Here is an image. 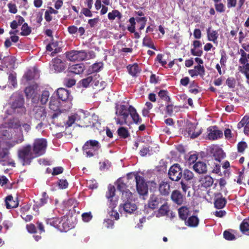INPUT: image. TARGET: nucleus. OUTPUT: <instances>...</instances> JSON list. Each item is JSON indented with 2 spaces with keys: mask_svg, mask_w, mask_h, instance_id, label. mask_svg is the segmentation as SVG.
I'll use <instances>...</instances> for the list:
<instances>
[{
  "mask_svg": "<svg viewBox=\"0 0 249 249\" xmlns=\"http://www.w3.org/2000/svg\"><path fill=\"white\" fill-rule=\"evenodd\" d=\"M32 149L31 145L28 144L18 150V158L22 165H30L32 160L36 158Z\"/></svg>",
  "mask_w": 249,
  "mask_h": 249,
  "instance_id": "1",
  "label": "nucleus"
},
{
  "mask_svg": "<svg viewBox=\"0 0 249 249\" xmlns=\"http://www.w3.org/2000/svg\"><path fill=\"white\" fill-rule=\"evenodd\" d=\"M101 145L99 141L90 139L87 141L82 146V150L87 157L90 158L97 155Z\"/></svg>",
  "mask_w": 249,
  "mask_h": 249,
  "instance_id": "2",
  "label": "nucleus"
},
{
  "mask_svg": "<svg viewBox=\"0 0 249 249\" xmlns=\"http://www.w3.org/2000/svg\"><path fill=\"white\" fill-rule=\"evenodd\" d=\"M12 102L11 104V107L14 112L17 109H20L21 112L25 113L26 108L24 106V98L20 92H14L11 97Z\"/></svg>",
  "mask_w": 249,
  "mask_h": 249,
  "instance_id": "3",
  "label": "nucleus"
},
{
  "mask_svg": "<svg viewBox=\"0 0 249 249\" xmlns=\"http://www.w3.org/2000/svg\"><path fill=\"white\" fill-rule=\"evenodd\" d=\"M196 124L191 122H187L185 128L182 130V134L184 136L192 139L197 138L203 131V129H197Z\"/></svg>",
  "mask_w": 249,
  "mask_h": 249,
  "instance_id": "4",
  "label": "nucleus"
},
{
  "mask_svg": "<svg viewBox=\"0 0 249 249\" xmlns=\"http://www.w3.org/2000/svg\"><path fill=\"white\" fill-rule=\"evenodd\" d=\"M116 112L115 114L119 116L122 117V120L119 118H115L116 123L120 125L127 124V119L130 115L129 107L127 108L126 106L122 105L120 107L117 105L115 107Z\"/></svg>",
  "mask_w": 249,
  "mask_h": 249,
  "instance_id": "5",
  "label": "nucleus"
},
{
  "mask_svg": "<svg viewBox=\"0 0 249 249\" xmlns=\"http://www.w3.org/2000/svg\"><path fill=\"white\" fill-rule=\"evenodd\" d=\"M47 146V141L44 139L36 140L32 147L33 152L36 158L40 157L45 153Z\"/></svg>",
  "mask_w": 249,
  "mask_h": 249,
  "instance_id": "6",
  "label": "nucleus"
},
{
  "mask_svg": "<svg viewBox=\"0 0 249 249\" xmlns=\"http://www.w3.org/2000/svg\"><path fill=\"white\" fill-rule=\"evenodd\" d=\"M195 60L198 63V65L195 66L194 69L189 70L188 73L192 77L199 75L203 79L205 75V68L203 65H201L203 64V61L199 57H196Z\"/></svg>",
  "mask_w": 249,
  "mask_h": 249,
  "instance_id": "7",
  "label": "nucleus"
},
{
  "mask_svg": "<svg viewBox=\"0 0 249 249\" xmlns=\"http://www.w3.org/2000/svg\"><path fill=\"white\" fill-rule=\"evenodd\" d=\"M182 168L178 163H175L172 165L168 173L170 179L174 181H178L182 177Z\"/></svg>",
  "mask_w": 249,
  "mask_h": 249,
  "instance_id": "8",
  "label": "nucleus"
},
{
  "mask_svg": "<svg viewBox=\"0 0 249 249\" xmlns=\"http://www.w3.org/2000/svg\"><path fill=\"white\" fill-rule=\"evenodd\" d=\"M135 176L136 189L138 193L141 196L147 195L148 190V185L144 178L138 174H136Z\"/></svg>",
  "mask_w": 249,
  "mask_h": 249,
  "instance_id": "9",
  "label": "nucleus"
},
{
  "mask_svg": "<svg viewBox=\"0 0 249 249\" xmlns=\"http://www.w3.org/2000/svg\"><path fill=\"white\" fill-rule=\"evenodd\" d=\"M52 225L60 231H69L71 228V225L68 223V218L65 216L53 218Z\"/></svg>",
  "mask_w": 249,
  "mask_h": 249,
  "instance_id": "10",
  "label": "nucleus"
},
{
  "mask_svg": "<svg viewBox=\"0 0 249 249\" xmlns=\"http://www.w3.org/2000/svg\"><path fill=\"white\" fill-rule=\"evenodd\" d=\"M66 57L69 60L71 61H81L85 60L87 57V54L84 51H76L71 50L67 52L66 53Z\"/></svg>",
  "mask_w": 249,
  "mask_h": 249,
  "instance_id": "11",
  "label": "nucleus"
},
{
  "mask_svg": "<svg viewBox=\"0 0 249 249\" xmlns=\"http://www.w3.org/2000/svg\"><path fill=\"white\" fill-rule=\"evenodd\" d=\"M164 200V199L160 196L152 194L150 196L148 200L147 206L152 210L157 209L160 204L163 203Z\"/></svg>",
  "mask_w": 249,
  "mask_h": 249,
  "instance_id": "12",
  "label": "nucleus"
},
{
  "mask_svg": "<svg viewBox=\"0 0 249 249\" xmlns=\"http://www.w3.org/2000/svg\"><path fill=\"white\" fill-rule=\"evenodd\" d=\"M207 138L210 140H215L223 137V133L218 130L216 126H211L207 128Z\"/></svg>",
  "mask_w": 249,
  "mask_h": 249,
  "instance_id": "13",
  "label": "nucleus"
},
{
  "mask_svg": "<svg viewBox=\"0 0 249 249\" xmlns=\"http://www.w3.org/2000/svg\"><path fill=\"white\" fill-rule=\"evenodd\" d=\"M33 112L34 118L37 120L43 121L46 117L47 112L44 107L35 106L33 109Z\"/></svg>",
  "mask_w": 249,
  "mask_h": 249,
  "instance_id": "14",
  "label": "nucleus"
},
{
  "mask_svg": "<svg viewBox=\"0 0 249 249\" xmlns=\"http://www.w3.org/2000/svg\"><path fill=\"white\" fill-rule=\"evenodd\" d=\"M171 199L175 204L181 205L183 204L185 197L179 191L175 190L171 193Z\"/></svg>",
  "mask_w": 249,
  "mask_h": 249,
  "instance_id": "15",
  "label": "nucleus"
},
{
  "mask_svg": "<svg viewBox=\"0 0 249 249\" xmlns=\"http://www.w3.org/2000/svg\"><path fill=\"white\" fill-rule=\"evenodd\" d=\"M115 188L111 185L109 184L107 187V191L106 192V196L109 201H110V205L111 207L114 208L117 205V201L116 200L113 201V197L115 194Z\"/></svg>",
  "mask_w": 249,
  "mask_h": 249,
  "instance_id": "16",
  "label": "nucleus"
},
{
  "mask_svg": "<svg viewBox=\"0 0 249 249\" xmlns=\"http://www.w3.org/2000/svg\"><path fill=\"white\" fill-rule=\"evenodd\" d=\"M52 69L54 70L55 72H60L64 71L66 69V66L62 61L57 58H55L52 60Z\"/></svg>",
  "mask_w": 249,
  "mask_h": 249,
  "instance_id": "17",
  "label": "nucleus"
},
{
  "mask_svg": "<svg viewBox=\"0 0 249 249\" xmlns=\"http://www.w3.org/2000/svg\"><path fill=\"white\" fill-rule=\"evenodd\" d=\"M57 95L59 99L63 101H70L72 100L69 91L64 88H59L57 90Z\"/></svg>",
  "mask_w": 249,
  "mask_h": 249,
  "instance_id": "18",
  "label": "nucleus"
},
{
  "mask_svg": "<svg viewBox=\"0 0 249 249\" xmlns=\"http://www.w3.org/2000/svg\"><path fill=\"white\" fill-rule=\"evenodd\" d=\"M226 203V198L223 197L221 193H217L215 195L214 205L216 208L218 209H222L225 206Z\"/></svg>",
  "mask_w": 249,
  "mask_h": 249,
  "instance_id": "19",
  "label": "nucleus"
},
{
  "mask_svg": "<svg viewBox=\"0 0 249 249\" xmlns=\"http://www.w3.org/2000/svg\"><path fill=\"white\" fill-rule=\"evenodd\" d=\"M137 209V207L136 205L134 203H131L130 201L125 202L124 204L120 205V212L123 210L125 212L128 213H133Z\"/></svg>",
  "mask_w": 249,
  "mask_h": 249,
  "instance_id": "20",
  "label": "nucleus"
},
{
  "mask_svg": "<svg viewBox=\"0 0 249 249\" xmlns=\"http://www.w3.org/2000/svg\"><path fill=\"white\" fill-rule=\"evenodd\" d=\"M85 69V67L83 63L77 64L69 67L68 72L75 74H79L83 73Z\"/></svg>",
  "mask_w": 249,
  "mask_h": 249,
  "instance_id": "21",
  "label": "nucleus"
},
{
  "mask_svg": "<svg viewBox=\"0 0 249 249\" xmlns=\"http://www.w3.org/2000/svg\"><path fill=\"white\" fill-rule=\"evenodd\" d=\"M159 190L161 195L168 196L170 192V185L169 182L167 181H161L159 184Z\"/></svg>",
  "mask_w": 249,
  "mask_h": 249,
  "instance_id": "22",
  "label": "nucleus"
},
{
  "mask_svg": "<svg viewBox=\"0 0 249 249\" xmlns=\"http://www.w3.org/2000/svg\"><path fill=\"white\" fill-rule=\"evenodd\" d=\"M194 171L199 174H205L207 171L206 164L202 161L196 162L193 165Z\"/></svg>",
  "mask_w": 249,
  "mask_h": 249,
  "instance_id": "23",
  "label": "nucleus"
},
{
  "mask_svg": "<svg viewBox=\"0 0 249 249\" xmlns=\"http://www.w3.org/2000/svg\"><path fill=\"white\" fill-rule=\"evenodd\" d=\"M48 196L45 192L42 194L41 197L36 202V204L33 206V210L37 211L38 208L43 206L47 203L48 199Z\"/></svg>",
  "mask_w": 249,
  "mask_h": 249,
  "instance_id": "24",
  "label": "nucleus"
},
{
  "mask_svg": "<svg viewBox=\"0 0 249 249\" xmlns=\"http://www.w3.org/2000/svg\"><path fill=\"white\" fill-rule=\"evenodd\" d=\"M207 34L208 40L213 42L214 43H217V39L218 38V33L216 30L212 29V27H209L207 29Z\"/></svg>",
  "mask_w": 249,
  "mask_h": 249,
  "instance_id": "25",
  "label": "nucleus"
},
{
  "mask_svg": "<svg viewBox=\"0 0 249 249\" xmlns=\"http://www.w3.org/2000/svg\"><path fill=\"white\" fill-rule=\"evenodd\" d=\"M6 207L8 209L15 208L18 206V198L16 200L13 199L12 196H8L5 200Z\"/></svg>",
  "mask_w": 249,
  "mask_h": 249,
  "instance_id": "26",
  "label": "nucleus"
},
{
  "mask_svg": "<svg viewBox=\"0 0 249 249\" xmlns=\"http://www.w3.org/2000/svg\"><path fill=\"white\" fill-rule=\"evenodd\" d=\"M130 115L131 116L133 122L136 124H140L142 120L139 114L137 112L136 109L132 106H129Z\"/></svg>",
  "mask_w": 249,
  "mask_h": 249,
  "instance_id": "27",
  "label": "nucleus"
},
{
  "mask_svg": "<svg viewBox=\"0 0 249 249\" xmlns=\"http://www.w3.org/2000/svg\"><path fill=\"white\" fill-rule=\"evenodd\" d=\"M199 182L202 186L207 188L213 185V179L210 176L207 175L201 177Z\"/></svg>",
  "mask_w": 249,
  "mask_h": 249,
  "instance_id": "28",
  "label": "nucleus"
},
{
  "mask_svg": "<svg viewBox=\"0 0 249 249\" xmlns=\"http://www.w3.org/2000/svg\"><path fill=\"white\" fill-rule=\"evenodd\" d=\"M189 210L187 206H182L178 209L179 217L183 221H186L189 215Z\"/></svg>",
  "mask_w": 249,
  "mask_h": 249,
  "instance_id": "29",
  "label": "nucleus"
},
{
  "mask_svg": "<svg viewBox=\"0 0 249 249\" xmlns=\"http://www.w3.org/2000/svg\"><path fill=\"white\" fill-rule=\"evenodd\" d=\"M213 156L215 160L218 162H220L221 160L226 156L225 153L221 148L217 147L215 148H213Z\"/></svg>",
  "mask_w": 249,
  "mask_h": 249,
  "instance_id": "30",
  "label": "nucleus"
},
{
  "mask_svg": "<svg viewBox=\"0 0 249 249\" xmlns=\"http://www.w3.org/2000/svg\"><path fill=\"white\" fill-rule=\"evenodd\" d=\"M4 125L6 128L13 129L14 131L15 129H17L21 126L19 121L14 119L9 120Z\"/></svg>",
  "mask_w": 249,
  "mask_h": 249,
  "instance_id": "31",
  "label": "nucleus"
},
{
  "mask_svg": "<svg viewBox=\"0 0 249 249\" xmlns=\"http://www.w3.org/2000/svg\"><path fill=\"white\" fill-rule=\"evenodd\" d=\"M199 220L198 218L195 215H192L187 218L185 221V225L190 227H196L199 224Z\"/></svg>",
  "mask_w": 249,
  "mask_h": 249,
  "instance_id": "32",
  "label": "nucleus"
},
{
  "mask_svg": "<svg viewBox=\"0 0 249 249\" xmlns=\"http://www.w3.org/2000/svg\"><path fill=\"white\" fill-rule=\"evenodd\" d=\"M142 45L151 48L154 50H157L152 38L148 36H145L142 39Z\"/></svg>",
  "mask_w": 249,
  "mask_h": 249,
  "instance_id": "33",
  "label": "nucleus"
},
{
  "mask_svg": "<svg viewBox=\"0 0 249 249\" xmlns=\"http://www.w3.org/2000/svg\"><path fill=\"white\" fill-rule=\"evenodd\" d=\"M60 103L59 100L55 97H51L49 104V108L53 111H58L60 110Z\"/></svg>",
  "mask_w": 249,
  "mask_h": 249,
  "instance_id": "34",
  "label": "nucleus"
},
{
  "mask_svg": "<svg viewBox=\"0 0 249 249\" xmlns=\"http://www.w3.org/2000/svg\"><path fill=\"white\" fill-rule=\"evenodd\" d=\"M77 125L81 127H87L90 125V122L89 121V118L88 117L83 116V118L78 115Z\"/></svg>",
  "mask_w": 249,
  "mask_h": 249,
  "instance_id": "35",
  "label": "nucleus"
},
{
  "mask_svg": "<svg viewBox=\"0 0 249 249\" xmlns=\"http://www.w3.org/2000/svg\"><path fill=\"white\" fill-rule=\"evenodd\" d=\"M240 230L244 234L249 231V217L244 219L240 225Z\"/></svg>",
  "mask_w": 249,
  "mask_h": 249,
  "instance_id": "36",
  "label": "nucleus"
},
{
  "mask_svg": "<svg viewBox=\"0 0 249 249\" xmlns=\"http://www.w3.org/2000/svg\"><path fill=\"white\" fill-rule=\"evenodd\" d=\"M24 92L27 99H34L36 93L34 86H30L26 87L24 89Z\"/></svg>",
  "mask_w": 249,
  "mask_h": 249,
  "instance_id": "37",
  "label": "nucleus"
},
{
  "mask_svg": "<svg viewBox=\"0 0 249 249\" xmlns=\"http://www.w3.org/2000/svg\"><path fill=\"white\" fill-rule=\"evenodd\" d=\"M129 73L133 76H135L140 72L139 66L137 64H134L132 66L127 67Z\"/></svg>",
  "mask_w": 249,
  "mask_h": 249,
  "instance_id": "38",
  "label": "nucleus"
},
{
  "mask_svg": "<svg viewBox=\"0 0 249 249\" xmlns=\"http://www.w3.org/2000/svg\"><path fill=\"white\" fill-rule=\"evenodd\" d=\"M194 177V174L189 169H185L182 171V178L183 181H190Z\"/></svg>",
  "mask_w": 249,
  "mask_h": 249,
  "instance_id": "39",
  "label": "nucleus"
},
{
  "mask_svg": "<svg viewBox=\"0 0 249 249\" xmlns=\"http://www.w3.org/2000/svg\"><path fill=\"white\" fill-rule=\"evenodd\" d=\"M78 115L76 113L69 116L68 120L65 123L66 127L71 126L75 122L77 124Z\"/></svg>",
  "mask_w": 249,
  "mask_h": 249,
  "instance_id": "40",
  "label": "nucleus"
},
{
  "mask_svg": "<svg viewBox=\"0 0 249 249\" xmlns=\"http://www.w3.org/2000/svg\"><path fill=\"white\" fill-rule=\"evenodd\" d=\"M117 134L120 138L126 139L130 136L129 131L126 128L120 127L117 130Z\"/></svg>",
  "mask_w": 249,
  "mask_h": 249,
  "instance_id": "41",
  "label": "nucleus"
},
{
  "mask_svg": "<svg viewBox=\"0 0 249 249\" xmlns=\"http://www.w3.org/2000/svg\"><path fill=\"white\" fill-rule=\"evenodd\" d=\"M15 60L12 56H2L1 64L5 65L7 68L9 65H14Z\"/></svg>",
  "mask_w": 249,
  "mask_h": 249,
  "instance_id": "42",
  "label": "nucleus"
},
{
  "mask_svg": "<svg viewBox=\"0 0 249 249\" xmlns=\"http://www.w3.org/2000/svg\"><path fill=\"white\" fill-rule=\"evenodd\" d=\"M116 184L117 190L122 193L128 189L126 183L124 181L123 179L121 178L117 180Z\"/></svg>",
  "mask_w": 249,
  "mask_h": 249,
  "instance_id": "43",
  "label": "nucleus"
},
{
  "mask_svg": "<svg viewBox=\"0 0 249 249\" xmlns=\"http://www.w3.org/2000/svg\"><path fill=\"white\" fill-rule=\"evenodd\" d=\"M158 210L159 213L161 216L167 215L169 212V207L167 202L163 203Z\"/></svg>",
  "mask_w": 249,
  "mask_h": 249,
  "instance_id": "44",
  "label": "nucleus"
},
{
  "mask_svg": "<svg viewBox=\"0 0 249 249\" xmlns=\"http://www.w3.org/2000/svg\"><path fill=\"white\" fill-rule=\"evenodd\" d=\"M92 76L90 74H89L86 78H85L80 80L79 82V84L82 87L87 88L89 86V84L92 81Z\"/></svg>",
  "mask_w": 249,
  "mask_h": 249,
  "instance_id": "45",
  "label": "nucleus"
},
{
  "mask_svg": "<svg viewBox=\"0 0 249 249\" xmlns=\"http://www.w3.org/2000/svg\"><path fill=\"white\" fill-rule=\"evenodd\" d=\"M21 30V32L20 34L22 36H27L29 35L32 32L31 28L28 25L27 23H24L22 24Z\"/></svg>",
  "mask_w": 249,
  "mask_h": 249,
  "instance_id": "46",
  "label": "nucleus"
},
{
  "mask_svg": "<svg viewBox=\"0 0 249 249\" xmlns=\"http://www.w3.org/2000/svg\"><path fill=\"white\" fill-rule=\"evenodd\" d=\"M122 17L121 13L117 10H113L108 14V18L109 20H114L116 18L121 19Z\"/></svg>",
  "mask_w": 249,
  "mask_h": 249,
  "instance_id": "47",
  "label": "nucleus"
},
{
  "mask_svg": "<svg viewBox=\"0 0 249 249\" xmlns=\"http://www.w3.org/2000/svg\"><path fill=\"white\" fill-rule=\"evenodd\" d=\"M168 91L166 90H160L158 93L159 96L167 104L171 101V99L168 96Z\"/></svg>",
  "mask_w": 249,
  "mask_h": 249,
  "instance_id": "48",
  "label": "nucleus"
},
{
  "mask_svg": "<svg viewBox=\"0 0 249 249\" xmlns=\"http://www.w3.org/2000/svg\"><path fill=\"white\" fill-rule=\"evenodd\" d=\"M9 82L15 88L17 85V74L15 72L9 73L8 76Z\"/></svg>",
  "mask_w": 249,
  "mask_h": 249,
  "instance_id": "49",
  "label": "nucleus"
},
{
  "mask_svg": "<svg viewBox=\"0 0 249 249\" xmlns=\"http://www.w3.org/2000/svg\"><path fill=\"white\" fill-rule=\"evenodd\" d=\"M122 198L125 202L131 201L133 199V194L127 189L122 193Z\"/></svg>",
  "mask_w": 249,
  "mask_h": 249,
  "instance_id": "50",
  "label": "nucleus"
},
{
  "mask_svg": "<svg viewBox=\"0 0 249 249\" xmlns=\"http://www.w3.org/2000/svg\"><path fill=\"white\" fill-rule=\"evenodd\" d=\"M103 67V64L102 62L95 63L89 69L91 72H97L99 71Z\"/></svg>",
  "mask_w": 249,
  "mask_h": 249,
  "instance_id": "51",
  "label": "nucleus"
},
{
  "mask_svg": "<svg viewBox=\"0 0 249 249\" xmlns=\"http://www.w3.org/2000/svg\"><path fill=\"white\" fill-rule=\"evenodd\" d=\"M50 96L49 92L47 90L42 91L40 97V102L42 105L45 104L48 101Z\"/></svg>",
  "mask_w": 249,
  "mask_h": 249,
  "instance_id": "52",
  "label": "nucleus"
},
{
  "mask_svg": "<svg viewBox=\"0 0 249 249\" xmlns=\"http://www.w3.org/2000/svg\"><path fill=\"white\" fill-rule=\"evenodd\" d=\"M237 151L239 153H243L248 147L247 143L244 141H241L237 144Z\"/></svg>",
  "mask_w": 249,
  "mask_h": 249,
  "instance_id": "53",
  "label": "nucleus"
},
{
  "mask_svg": "<svg viewBox=\"0 0 249 249\" xmlns=\"http://www.w3.org/2000/svg\"><path fill=\"white\" fill-rule=\"evenodd\" d=\"M14 130L13 129H4L2 131V134L6 139L11 140L13 137Z\"/></svg>",
  "mask_w": 249,
  "mask_h": 249,
  "instance_id": "54",
  "label": "nucleus"
},
{
  "mask_svg": "<svg viewBox=\"0 0 249 249\" xmlns=\"http://www.w3.org/2000/svg\"><path fill=\"white\" fill-rule=\"evenodd\" d=\"M36 72L31 70H28L24 75V77L27 81H30L34 79Z\"/></svg>",
  "mask_w": 249,
  "mask_h": 249,
  "instance_id": "55",
  "label": "nucleus"
},
{
  "mask_svg": "<svg viewBox=\"0 0 249 249\" xmlns=\"http://www.w3.org/2000/svg\"><path fill=\"white\" fill-rule=\"evenodd\" d=\"M226 84L229 88H234L236 85L235 79L233 77H228L226 81Z\"/></svg>",
  "mask_w": 249,
  "mask_h": 249,
  "instance_id": "56",
  "label": "nucleus"
},
{
  "mask_svg": "<svg viewBox=\"0 0 249 249\" xmlns=\"http://www.w3.org/2000/svg\"><path fill=\"white\" fill-rule=\"evenodd\" d=\"M197 84H195V82L193 81L189 86V92L195 94H197L199 92V90L197 88Z\"/></svg>",
  "mask_w": 249,
  "mask_h": 249,
  "instance_id": "57",
  "label": "nucleus"
},
{
  "mask_svg": "<svg viewBox=\"0 0 249 249\" xmlns=\"http://www.w3.org/2000/svg\"><path fill=\"white\" fill-rule=\"evenodd\" d=\"M223 236L225 239L227 240H233L236 238L235 236L228 231H224Z\"/></svg>",
  "mask_w": 249,
  "mask_h": 249,
  "instance_id": "58",
  "label": "nucleus"
},
{
  "mask_svg": "<svg viewBox=\"0 0 249 249\" xmlns=\"http://www.w3.org/2000/svg\"><path fill=\"white\" fill-rule=\"evenodd\" d=\"M249 119V116H245L238 123L237 127V128L240 129L244 127V128H245V125L246 124V122L247 120Z\"/></svg>",
  "mask_w": 249,
  "mask_h": 249,
  "instance_id": "59",
  "label": "nucleus"
},
{
  "mask_svg": "<svg viewBox=\"0 0 249 249\" xmlns=\"http://www.w3.org/2000/svg\"><path fill=\"white\" fill-rule=\"evenodd\" d=\"M227 56L225 51H223L221 53V58L220 60V63L221 66H225L227 61Z\"/></svg>",
  "mask_w": 249,
  "mask_h": 249,
  "instance_id": "60",
  "label": "nucleus"
},
{
  "mask_svg": "<svg viewBox=\"0 0 249 249\" xmlns=\"http://www.w3.org/2000/svg\"><path fill=\"white\" fill-rule=\"evenodd\" d=\"M240 71L245 75V73H249V63H246L244 66L239 67Z\"/></svg>",
  "mask_w": 249,
  "mask_h": 249,
  "instance_id": "61",
  "label": "nucleus"
},
{
  "mask_svg": "<svg viewBox=\"0 0 249 249\" xmlns=\"http://www.w3.org/2000/svg\"><path fill=\"white\" fill-rule=\"evenodd\" d=\"M191 53L194 56H201L203 54V51L201 49H191Z\"/></svg>",
  "mask_w": 249,
  "mask_h": 249,
  "instance_id": "62",
  "label": "nucleus"
},
{
  "mask_svg": "<svg viewBox=\"0 0 249 249\" xmlns=\"http://www.w3.org/2000/svg\"><path fill=\"white\" fill-rule=\"evenodd\" d=\"M215 8L217 12H220V13H223L225 11V6L222 3H215L214 4Z\"/></svg>",
  "mask_w": 249,
  "mask_h": 249,
  "instance_id": "63",
  "label": "nucleus"
},
{
  "mask_svg": "<svg viewBox=\"0 0 249 249\" xmlns=\"http://www.w3.org/2000/svg\"><path fill=\"white\" fill-rule=\"evenodd\" d=\"M82 219L85 222H89V221L92 216L90 212L89 213H84L82 214Z\"/></svg>",
  "mask_w": 249,
  "mask_h": 249,
  "instance_id": "64",
  "label": "nucleus"
}]
</instances>
